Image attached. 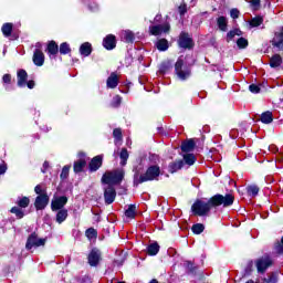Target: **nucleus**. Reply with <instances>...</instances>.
Returning a JSON list of instances; mask_svg holds the SVG:
<instances>
[{"label": "nucleus", "instance_id": "5", "mask_svg": "<svg viewBox=\"0 0 283 283\" xmlns=\"http://www.w3.org/2000/svg\"><path fill=\"white\" fill-rule=\"evenodd\" d=\"M45 242H48L46 239L39 238L36 233H32L28 240L25 248L30 251V249H36L39 247H45Z\"/></svg>", "mask_w": 283, "mask_h": 283}, {"label": "nucleus", "instance_id": "13", "mask_svg": "<svg viewBox=\"0 0 283 283\" xmlns=\"http://www.w3.org/2000/svg\"><path fill=\"white\" fill-rule=\"evenodd\" d=\"M101 262V251L98 249H93L88 254V264L91 266H97Z\"/></svg>", "mask_w": 283, "mask_h": 283}, {"label": "nucleus", "instance_id": "31", "mask_svg": "<svg viewBox=\"0 0 283 283\" xmlns=\"http://www.w3.org/2000/svg\"><path fill=\"white\" fill-rule=\"evenodd\" d=\"M264 22V19L260 15L253 18L252 20H250V25L251 28H259V25H262V23Z\"/></svg>", "mask_w": 283, "mask_h": 283}, {"label": "nucleus", "instance_id": "16", "mask_svg": "<svg viewBox=\"0 0 283 283\" xmlns=\"http://www.w3.org/2000/svg\"><path fill=\"white\" fill-rule=\"evenodd\" d=\"M103 46L105 50H114L116 48V36L114 34H108L103 40Z\"/></svg>", "mask_w": 283, "mask_h": 283}, {"label": "nucleus", "instance_id": "57", "mask_svg": "<svg viewBox=\"0 0 283 283\" xmlns=\"http://www.w3.org/2000/svg\"><path fill=\"white\" fill-rule=\"evenodd\" d=\"M36 48H41V43H38V44H36Z\"/></svg>", "mask_w": 283, "mask_h": 283}, {"label": "nucleus", "instance_id": "50", "mask_svg": "<svg viewBox=\"0 0 283 283\" xmlns=\"http://www.w3.org/2000/svg\"><path fill=\"white\" fill-rule=\"evenodd\" d=\"M250 3L254 10H258L260 8V0H250Z\"/></svg>", "mask_w": 283, "mask_h": 283}, {"label": "nucleus", "instance_id": "42", "mask_svg": "<svg viewBox=\"0 0 283 283\" xmlns=\"http://www.w3.org/2000/svg\"><path fill=\"white\" fill-rule=\"evenodd\" d=\"M237 45H238V48H240V50H244V48H248V45H249V40L244 39V38H240L237 41Z\"/></svg>", "mask_w": 283, "mask_h": 283}, {"label": "nucleus", "instance_id": "44", "mask_svg": "<svg viewBox=\"0 0 283 283\" xmlns=\"http://www.w3.org/2000/svg\"><path fill=\"white\" fill-rule=\"evenodd\" d=\"M248 193L249 196H256L258 193H260V188L258 186H249Z\"/></svg>", "mask_w": 283, "mask_h": 283}, {"label": "nucleus", "instance_id": "29", "mask_svg": "<svg viewBox=\"0 0 283 283\" xmlns=\"http://www.w3.org/2000/svg\"><path fill=\"white\" fill-rule=\"evenodd\" d=\"M48 52L51 55L57 54L59 53V45L56 44V42L51 41L48 45Z\"/></svg>", "mask_w": 283, "mask_h": 283}, {"label": "nucleus", "instance_id": "56", "mask_svg": "<svg viewBox=\"0 0 283 283\" xmlns=\"http://www.w3.org/2000/svg\"><path fill=\"white\" fill-rule=\"evenodd\" d=\"M48 165H49L48 161H45L44 165H43V167H48Z\"/></svg>", "mask_w": 283, "mask_h": 283}, {"label": "nucleus", "instance_id": "47", "mask_svg": "<svg viewBox=\"0 0 283 283\" xmlns=\"http://www.w3.org/2000/svg\"><path fill=\"white\" fill-rule=\"evenodd\" d=\"M249 91L252 93V94H260V86L256 85V84H251L249 86Z\"/></svg>", "mask_w": 283, "mask_h": 283}, {"label": "nucleus", "instance_id": "32", "mask_svg": "<svg viewBox=\"0 0 283 283\" xmlns=\"http://www.w3.org/2000/svg\"><path fill=\"white\" fill-rule=\"evenodd\" d=\"M217 23L221 32H227V18L219 17Z\"/></svg>", "mask_w": 283, "mask_h": 283}, {"label": "nucleus", "instance_id": "2", "mask_svg": "<svg viewBox=\"0 0 283 283\" xmlns=\"http://www.w3.org/2000/svg\"><path fill=\"white\" fill-rule=\"evenodd\" d=\"M123 178H125V170L117 169L105 172L102 177V182L103 185L114 187V185H120V182H123Z\"/></svg>", "mask_w": 283, "mask_h": 283}, {"label": "nucleus", "instance_id": "39", "mask_svg": "<svg viewBox=\"0 0 283 283\" xmlns=\"http://www.w3.org/2000/svg\"><path fill=\"white\" fill-rule=\"evenodd\" d=\"M70 52H72V49H70V44H67V42H63L60 45V53L61 54H70Z\"/></svg>", "mask_w": 283, "mask_h": 283}, {"label": "nucleus", "instance_id": "14", "mask_svg": "<svg viewBox=\"0 0 283 283\" xmlns=\"http://www.w3.org/2000/svg\"><path fill=\"white\" fill-rule=\"evenodd\" d=\"M103 166V156L98 155L95 156L91 163L88 164L90 171H98L101 167Z\"/></svg>", "mask_w": 283, "mask_h": 283}, {"label": "nucleus", "instance_id": "18", "mask_svg": "<svg viewBox=\"0 0 283 283\" xmlns=\"http://www.w3.org/2000/svg\"><path fill=\"white\" fill-rule=\"evenodd\" d=\"M28 81V72L25 70L18 71V86L25 87Z\"/></svg>", "mask_w": 283, "mask_h": 283}, {"label": "nucleus", "instance_id": "51", "mask_svg": "<svg viewBox=\"0 0 283 283\" xmlns=\"http://www.w3.org/2000/svg\"><path fill=\"white\" fill-rule=\"evenodd\" d=\"M2 81L3 83H10V81H12V76L10 74H4Z\"/></svg>", "mask_w": 283, "mask_h": 283}, {"label": "nucleus", "instance_id": "45", "mask_svg": "<svg viewBox=\"0 0 283 283\" xmlns=\"http://www.w3.org/2000/svg\"><path fill=\"white\" fill-rule=\"evenodd\" d=\"M67 176H70V166H64L62 168V172L60 175V178H62V180H65V178H67Z\"/></svg>", "mask_w": 283, "mask_h": 283}, {"label": "nucleus", "instance_id": "34", "mask_svg": "<svg viewBox=\"0 0 283 283\" xmlns=\"http://www.w3.org/2000/svg\"><path fill=\"white\" fill-rule=\"evenodd\" d=\"M234 36H242V31H240L239 29H234L232 31H229L227 34L228 41H232Z\"/></svg>", "mask_w": 283, "mask_h": 283}, {"label": "nucleus", "instance_id": "25", "mask_svg": "<svg viewBox=\"0 0 283 283\" xmlns=\"http://www.w3.org/2000/svg\"><path fill=\"white\" fill-rule=\"evenodd\" d=\"M282 65V56L279 54L274 55L270 60V66L271 67H280Z\"/></svg>", "mask_w": 283, "mask_h": 283}, {"label": "nucleus", "instance_id": "53", "mask_svg": "<svg viewBox=\"0 0 283 283\" xmlns=\"http://www.w3.org/2000/svg\"><path fill=\"white\" fill-rule=\"evenodd\" d=\"M179 12H180V14H185V12H187V6L186 4H181L179 7Z\"/></svg>", "mask_w": 283, "mask_h": 283}, {"label": "nucleus", "instance_id": "1", "mask_svg": "<svg viewBox=\"0 0 283 283\" xmlns=\"http://www.w3.org/2000/svg\"><path fill=\"white\" fill-rule=\"evenodd\" d=\"M233 200L234 198L232 195H216L210 198L208 202L197 200L192 205L191 210L195 216H207V213L211 211V207H220V205H223L224 207H231V205H233Z\"/></svg>", "mask_w": 283, "mask_h": 283}, {"label": "nucleus", "instance_id": "46", "mask_svg": "<svg viewBox=\"0 0 283 283\" xmlns=\"http://www.w3.org/2000/svg\"><path fill=\"white\" fill-rule=\"evenodd\" d=\"M34 191L38 196H43V193H48L45 191V188H43V186L41 185L35 186Z\"/></svg>", "mask_w": 283, "mask_h": 283}, {"label": "nucleus", "instance_id": "6", "mask_svg": "<svg viewBox=\"0 0 283 283\" xmlns=\"http://www.w3.org/2000/svg\"><path fill=\"white\" fill-rule=\"evenodd\" d=\"M67 205V197L65 196H56L54 195L52 201H51V209L52 211H59L63 209Z\"/></svg>", "mask_w": 283, "mask_h": 283}, {"label": "nucleus", "instance_id": "20", "mask_svg": "<svg viewBox=\"0 0 283 283\" xmlns=\"http://www.w3.org/2000/svg\"><path fill=\"white\" fill-rule=\"evenodd\" d=\"M80 54L82 56H90L92 54V44L90 42H85L80 46Z\"/></svg>", "mask_w": 283, "mask_h": 283}, {"label": "nucleus", "instance_id": "7", "mask_svg": "<svg viewBox=\"0 0 283 283\" xmlns=\"http://www.w3.org/2000/svg\"><path fill=\"white\" fill-rule=\"evenodd\" d=\"M48 205H50V196L48 193L39 195L35 198L34 207L38 211H43Z\"/></svg>", "mask_w": 283, "mask_h": 283}, {"label": "nucleus", "instance_id": "3", "mask_svg": "<svg viewBox=\"0 0 283 283\" xmlns=\"http://www.w3.org/2000/svg\"><path fill=\"white\" fill-rule=\"evenodd\" d=\"M158 176H160V167L150 166L144 175L139 176V179L138 176H136L135 180L138 182H149V180H158Z\"/></svg>", "mask_w": 283, "mask_h": 283}, {"label": "nucleus", "instance_id": "49", "mask_svg": "<svg viewBox=\"0 0 283 283\" xmlns=\"http://www.w3.org/2000/svg\"><path fill=\"white\" fill-rule=\"evenodd\" d=\"M230 17H231V19H238V17H240V10L231 9Z\"/></svg>", "mask_w": 283, "mask_h": 283}, {"label": "nucleus", "instance_id": "36", "mask_svg": "<svg viewBox=\"0 0 283 283\" xmlns=\"http://www.w3.org/2000/svg\"><path fill=\"white\" fill-rule=\"evenodd\" d=\"M1 30L4 36H10L12 34V23H4Z\"/></svg>", "mask_w": 283, "mask_h": 283}, {"label": "nucleus", "instance_id": "10", "mask_svg": "<svg viewBox=\"0 0 283 283\" xmlns=\"http://www.w3.org/2000/svg\"><path fill=\"white\" fill-rule=\"evenodd\" d=\"M170 29H171V27L166 23V24H163V25H153V27H150L149 32L154 36H160L163 34L169 33Z\"/></svg>", "mask_w": 283, "mask_h": 283}, {"label": "nucleus", "instance_id": "37", "mask_svg": "<svg viewBox=\"0 0 283 283\" xmlns=\"http://www.w3.org/2000/svg\"><path fill=\"white\" fill-rule=\"evenodd\" d=\"M184 161L186 165H193L196 163V156L193 154L184 155Z\"/></svg>", "mask_w": 283, "mask_h": 283}, {"label": "nucleus", "instance_id": "17", "mask_svg": "<svg viewBox=\"0 0 283 283\" xmlns=\"http://www.w3.org/2000/svg\"><path fill=\"white\" fill-rule=\"evenodd\" d=\"M274 48L283 50V28L275 33L274 39L272 40Z\"/></svg>", "mask_w": 283, "mask_h": 283}, {"label": "nucleus", "instance_id": "4", "mask_svg": "<svg viewBox=\"0 0 283 283\" xmlns=\"http://www.w3.org/2000/svg\"><path fill=\"white\" fill-rule=\"evenodd\" d=\"M175 72L180 81H186L191 75V70L185 66V62L179 59L175 64Z\"/></svg>", "mask_w": 283, "mask_h": 283}, {"label": "nucleus", "instance_id": "12", "mask_svg": "<svg viewBox=\"0 0 283 283\" xmlns=\"http://www.w3.org/2000/svg\"><path fill=\"white\" fill-rule=\"evenodd\" d=\"M78 156L80 159L76 160L73 166L75 174H81V171H83L87 165V157L85 156V153H80Z\"/></svg>", "mask_w": 283, "mask_h": 283}, {"label": "nucleus", "instance_id": "15", "mask_svg": "<svg viewBox=\"0 0 283 283\" xmlns=\"http://www.w3.org/2000/svg\"><path fill=\"white\" fill-rule=\"evenodd\" d=\"M33 63L34 65H36L38 67L43 66V64L45 63V55L43 54V51L36 49L33 53Z\"/></svg>", "mask_w": 283, "mask_h": 283}, {"label": "nucleus", "instance_id": "26", "mask_svg": "<svg viewBox=\"0 0 283 283\" xmlns=\"http://www.w3.org/2000/svg\"><path fill=\"white\" fill-rule=\"evenodd\" d=\"M261 122H263L265 125L273 123V113L271 112L262 113Z\"/></svg>", "mask_w": 283, "mask_h": 283}, {"label": "nucleus", "instance_id": "40", "mask_svg": "<svg viewBox=\"0 0 283 283\" xmlns=\"http://www.w3.org/2000/svg\"><path fill=\"white\" fill-rule=\"evenodd\" d=\"M113 136L115 138V145H118V143H120L122 136H123V133L120 132V128L114 129Z\"/></svg>", "mask_w": 283, "mask_h": 283}, {"label": "nucleus", "instance_id": "43", "mask_svg": "<svg viewBox=\"0 0 283 283\" xmlns=\"http://www.w3.org/2000/svg\"><path fill=\"white\" fill-rule=\"evenodd\" d=\"M182 165H185V163H182V160L171 164L170 165L171 174H174V171H178V169H182Z\"/></svg>", "mask_w": 283, "mask_h": 283}, {"label": "nucleus", "instance_id": "35", "mask_svg": "<svg viewBox=\"0 0 283 283\" xmlns=\"http://www.w3.org/2000/svg\"><path fill=\"white\" fill-rule=\"evenodd\" d=\"M126 218H136V206L130 205L128 209L125 211Z\"/></svg>", "mask_w": 283, "mask_h": 283}, {"label": "nucleus", "instance_id": "27", "mask_svg": "<svg viewBox=\"0 0 283 283\" xmlns=\"http://www.w3.org/2000/svg\"><path fill=\"white\" fill-rule=\"evenodd\" d=\"M158 251H160V245H158V243H151L147 248L148 255H158Z\"/></svg>", "mask_w": 283, "mask_h": 283}, {"label": "nucleus", "instance_id": "23", "mask_svg": "<svg viewBox=\"0 0 283 283\" xmlns=\"http://www.w3.org/2000/svg\"><path fill=\"white\" fill-rule=\"evenodd\" d=\"M120 36H122V40L125 41L126 43H132L135 39L134 32L129 30L122 31Z\"/></svg>", "mask_w": 283, "mask_h": 283}, {"label": "nucleus", "instance_id": "19", "mask_svg": "<svg viewBox=\"0 0 283 283\" xmlns=\"http://www.w3.org/2000/svg\"><path fill=\"white\" fill-rule=\"evenodd\" d=\"M106 85L111 90L118 87V75H116L115 73H112L106 81Z\"/></svg>", "mask_w": 283, "mask_h": 283}, {"label": "nucleus", "instance_id": "9", "mask_svg": "<svg viewBox=\"0 0 283 283\" xmlns=\"http://www.w3.org/2000/svg\"><path fill=\"white\" fill-rule=\"evenodd\" d=\"M273 264V261H271V258L269 256H263L255 262L256 271L258 273H264L269 266Z\"/></svg>", "mask_w": 283, "mask_h": 283}, {"label": "nucleus", "instance_id": "11", "mask_svg": "<svg viewBox=\"0 0 283 283\" xmlns=\"http://www.w3.org/2000/svg\"><path fill=\"white\" fill-rule=\"evenodd\" d=\"M104 198L106 205H112V202L116 200V189L114 188V186H104Z\"/></svg>", "mask_w": 283, "mask_h": 283}, {"label": "nucleus", "instance_id": "52", "mask_svg": "<svg viewBox=\"0 0 283 283\" xmlns=\"http://www.w3.org/2000/svg\"><path fill=\"white\" fill-rule=\"evenodd\" d=\"M6 171H8V166H6V164L0 165V176H2V174H6Z\"/></svg>", "mask_w": 283, "mask_h": 283}, {"label": "nucleus", "instance_id": "55", "mask_svg": "<svg viewBox=\"0 0 283 283\" xmlns=\"http://www.w3.org/2000/svg\"><path fill=\"white\" fill-rule=\"evenodd\" d=\"M149 283H158V281H156V280H151Z\"/></svg>", "mask_w": 283, "mask_h": 283}, {"label": "nucleus", "instance_id": "21", "mask_svg": "<svg viewBox=\"0 0 283 283\" xmlns=\"http://www.w3.org/2000/svg\"><path fill=\"white\" fill-rule=\"evenodd\" d=\"M156 48L159 52H167L169 50V42L166 39H160L156 42Z\"/></svg>", "mask_w": 283, "mask_h": 283}, {"label": "nucleus", "instance_id": "24", "mask_svg": "<svg viewBox=\"0 0 283 283\" xmlns=\"http://www.w3.org/2000/svg\"><path fill=\"white\" fill-rule=\"evenodd\" d=\"M193 147H196V143H193L192 139H189L182 143L181 150L185 153L193 151Z\"/></svg>", "mask_w": 283, "mask_h": 283}, {"label": "nucleus", "instance_id": "33", "mask_svg": "<svg viewBox=\"0 0 283 283\" xmlns=\"http://www.w3.org/2000/svg\"><path fill=\"white\" fill-rule=\"evenodd\" d=\"M11 213H13L19 220L25 216V212H23V209L20 207L11 208Z\"/></svg>", "mask_w": 283, "mask_h": 283}, {"label": "nucleus", "instance_id": "22", "mask_svg": "<svg viewBox=\"0 0 283 283\" xmlns=\"http://www.w3.org/2000/svg\"><path fill=\"white\" fill-rule=\"evenodd\" d=\"M55 220L59 224H63L67 220V210L60 209L56 213Z\"/></svg>", "mask_w": 283, "mask_h": 283}, {"label": "nucleus", "instance_id": "48", "mask_svg": "<svg viewBox=\"0 0 283 283\" xmlns=\"http://www.w3.org/2000/svg\"><path fill=\"white\" fill-rule=\"evenodd\" d=\"M123 98L118 95H116L114 98H113V107H118V105H120Z\"/></svg>", "mask_w": 283, "mask_h": 283}, {"label": "nucleus", "instance_id": "54", "mask_svg": "<svg viewBox=\"0 0 283 283\" xmlns=\"http://www.w3.org/2000/svg\"><path fill=\"white\" fill-rule=\"evenodd\" d=\"M27 86L29 87V90H34V81L27 82Z\"/></svg>", "mask_w": 283, "mask_h": 283}, {"label": "nucleus", "instance_id": "28", "mask_svg": "<svg viewBox=\"0 0 283 283\" xmlns=\"http://www.w3.org/2000/svg\"><path fill=\"white\" fill-rule=\"evenodd\" d=\"M119 158H120V165L122 167H125L127 165V160L129 158V153H127V148H123L120 154H119Z\"/></svg>", "mask_w": 283, "mask_h": 283}, {"label": "nucleus", "instance_id": "38", "mask_svg": "<svg viewBox=\"0 0 283 283\" xmlns=\"http://www.w3.org/2000/svg\"><path fill=\"white\" fill-rule=\"evenodd\" d=\"M205 231V224L202 223H197L192 226V233H196V235H200Z\"/></svg>", "mask_w": 283, "mask_h": 283}, {"label": "nucleus", "instance_id": "8", "mask_svg": "<svg viewBox=\"0 0 283 283\" xmlns=\"http://www.w3.org/2000/svg\"><path fill=\"white\" fill-rule=\"evenodd\" d=\"M179 48L184 50H191L193 48V40L189 36V33H181L178 40Z\"/></svg>", "mask_w": 283, "mask_h": 283}, {"label": "nucleus", "instance_id": "41", "mask_svg": "<svg viewBox=\"0 0 283 283\" xmlns=\"http://www.w3.org/2000/svg\"><path fill=\"white\" fill-rule=\"evenodd\" d=\"M85 235L90 240H96L97 232L94 228H90V229L86 230Z\"/></svg>", "mask_w": 283, "mask_h": 283}, {"label": "nucleus", "instance_id": "30", "mask_svg": "<svg viewBox=\"0 0 283 283\" xmlns=\"http://www.w3.org/2000/svg\"><path fill=\"white\" fill-rule=\"evenodd\" d=\"M17 205H18V207H20L21 209H25V208H28L29 205H30V198H28V197L19 198L18 201H17Z\"/></svg>", "mask_w": 283, "mask_h": 283}]
</instances>
